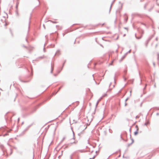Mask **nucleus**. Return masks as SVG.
Instances as JSON below:
<instances>
[{"label":"nucleus","instance_id":"obj_4","mask_svg":"<svg viewBox=\"0 0 159 159\" xmlns=\"http://www.w3.org/2000/svg\"><path fill=\"white\" fill-rule=\"evenodd\" d=\"M114 61V60H113V61L111 62V63H110V65H112V64H113V62Z\"/></svg>","mask_w":159,"mask_h":159},{"label":"nucleus","instance_id":"obj_5","mask_svg":"<svg viewBox=\"0 0 159 159\" xmlns=\"http://www.w3.org/2000/svg\"><path fill=\"white\" fill-rule=\"evenodd\" d=\"M7 25V23H6V24H5V25Z\"/></svg>","mask_w":159,"mask_h":159},{"label":"nucleus","instance_id":"obj_3","mask_svg":"<svg viewBox=\"0 0 159 159\" xmlns=\"http://www.w3.org/2000/svg\"><path fill=\"white\" fill-rule=\"evenodd\" d=\"M49 21H50V22H52V23H57V22H53V21H52L51 20H49Z\"/></svg>","mask_w":159,"mask_h":159},{"label":"nucleus","instance_id":"obj_2","mask_svg":"<svg viewBox=\"0 0 159 159\" xmlns=\"http://www.w3.org/2000/svg\"><path fill=\"white\" fill-rule=\"evenodd\" d=\"M136 127L137 128V130L134 133V134L135 135H136L138 134V128L137 125L136 126Z\"/></svg>","mask_w":159,"mask_h":159},{"label":"nucleus","instance_id":"obj_1","mask_svg":"<svg viewBox=\"0 0 159 159\" xmlns=\"http://www.w3.org/2000/svg\"><path fill=\"white\" fill-rule=\"evenodd\" d=\"M96 156V153L95 151H93L89 154V159H93Z\"/></svg>","mask_w":159,"mask_h":159}]
</instances>
